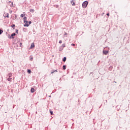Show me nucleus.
Here are the masks:
<instances>
[{"mask_svg": "<svg viewBox=\"0 0 130 130\" xmlns=\"http://www.w3.org/2000/svg\"><path fill=\"white\" fill-rule=\"evenodd\" d=\"M88 4H89V2H88V1H84L82 3V7L83 8V9H86V7H87Z\"/></svg>", "mask_w": 130, "mask_h": 130, "instance_id": "f257e3e1", "label": "nucleus"}, {"mask_svg": "<svg viewBox=\"0 0 130 130\" xmlns=\"http://www.w3.org/2000/svg\"><path fill=\"white\" fill-rule=\"evenodd\" d=\"M64 47H66V43L62 44V45L59 47V51H62V50H63V48H64Z\"/></svg>", "mask_w": 130, "mask_h": 130, "instance_id": "f03ea898", "label": "nucleus"}, {"mask_svg": "<svg viewBox=\"0 0 130 130\" xmlns=\"http://www.w3.org/2000/svg\"><path fill=\"white\" fill-rule=\"evenodd\" d=\"M24 27H29V21H24Z\"/></svg>", "mask_w": 130, "mask_h": 130, "instance_id": "7ed1b4c3", "label": "nucleus"}, {"mask_svg": "<svg viewBox=\"0 0 130 130\" xmlns=\"http://www.w3.org/2000/svg\"><path fill=\"white\" fill-rule=\"evenodd\" d=\"M14 36H16V33L14 32L13 34H11L10 38V39H14Z\"/></svg>", "mask_w": 130, "mask_h": 130, "instance_id": "20e7f679", "label": "nucleus"}, {"mask_svg": "<svg viewBox=\"0 0 130 130\" xmlns=\"http://www.w3.org/2000/svg\"><path fill=\"white\" fill-rule=\"evenodd\" d=\"M8 5H9V6H10V7H13V8H14V4H13V2L9 1L8 2Z\"/></svg>", "mask_w": 130, "mask_h": 130, "instance_id": "39448f33", "label": "nucleus"}, {"mask_svg": "<svg viewBox=\"0 0 130 130\" xmlns=\"http://www.w3.org/2000/svg\"><path fill=\"white\" fill-rule=\"evenodd\" d=\"M74 1L75 0L71 1V4L73 7H75V6H76V3L74 2Z\"/></svg>", "mask_w": 130, "mask_h": 130, "instance_id": "423d86ee", "label": "nucleus"}, {"mask_svg": "<svg viewBox=\"0 0 130 130\" xmlns=\"http://www.w3.org/2000/svg\"><path fill=\"white\" fill-rule=\"evenodd\" d=\"M103 53L104 54H105V55H107V54H108V51H107V50H103Z\"/></svg>", "mask_w": 130, "mask_h": 130, "instance_id": "0eeeda50", "label": "nucleus"}, {"mask_svg": "<svg viewBox=\"0 0 130 130\" xmlns=\"http://www.w3.org/2000/svg\"><path fill=\"white\" fill-rule=\"evenodd\" d=\"M31 93H34L35 92V89L34 88H31L30 89Z\"/></svg>", "mask_w": 130, "mask_h": 130, "instance_id": "6e6552de", "label": "nucleus"}, {"mask_svg": "<svg viewBox=\"0 0 130 130\" xmlns=\"http://www.w3.org/2000/svg\"><path fill=\"white\" fill-rule=\"evenodd\" d=\"M66 61H67V57H64L62 59V61H63L64 62H66Z\"/></svg>", "mask_w": 130, "mask_h": 130, "instance_id": "1a4fd4ad", "label": "nucleus"}, {"mask_svg": "<svg viewBox=\"0 0 130 130\" xmlns=\"http://www.w3.org/2000/svg\"><path fill=\"white\" fill-rule=\"evenodd\" d=\"M66 69H67V66L66 65L63 66V67H62L63 71H64Z\"/></svg>", "mask_w": 130, "mask_h": 130, "instance_id": "9d476101", "label": "nucleus"}, {"mask_svg": "<svg viewBox=\"0 0 130 130\" xmlns=\"http://www.w3.org/2000/svg\"><path fill=\"white\" fill-rule=\"evenodd\" d=\"M34 47H35V45H34V43H33L30 46V48H33Z\"/></svg>", "mask_w": 130, "mask_h": 130, "instance_id": "9b49d317", "label": "nucleus"}, {"mask_svg": "<svg viewBox=\"0 0 130 130\" xmlns=\"http://www.w3.org/2000/svg\"><path fill=\"white\" fill-rule=\"evenodd\" d=\"M8 76H9V78H12V76H13V74H12V73H9V74H8Z\"/></svg>", "mask_w": 130, "mask_h": 130, "instance_id": "f8f14e48", "label": "nucleus"}, {"mask_svg": "<svg viewBox=\"0 0 130 130\" xmlns=\"http://www.w3.org/2000/svg\"><path fill=\"white\" fill-rule=\"evenodd\" d=\"M8 81H9V82H12V78L9 77V78H8Z\"/></svg>", "mask_w": 130, "mask_h": 130, "instance_id": "ddd939ff", "label": "nucleus"}, {"mask_svg": "<svg viewBox=\"0 0 130 130\" xmlns=\"http://www.w3.org/2000/svg\"><path fill=\"white\" fill-rule=\"evenodd\" d=\"M49 111L51 115H53V111H52L51 110H49Z\"/></svg>", "mask_w": 130, "mask_h": 130, "instance_id": "4468645a", "label": "nucleus"}, {"mask_svg": "<svg viewBox=\"0 0 130 130\" xmlns=\"http://www.w3.org/2000/svg\"><path fill=\"white\" fill-rule=\"evenodd\" d=\"M29 12H30V13H34V12H35V10L34 9H30L29 10Z\"/></svg>", "mask_w": 130, "mask_h": 130, "instance_id": "2eb2a0df", "label": "nucleus"}, {"mask_svg": "<svg viewBox=\"0 0 130 130\" xmlns=\"http://www.w3.org/2000/svg\"><path fill=\"white\" fill-rule=\"evenodd\" d=\"M25 21H27V17L26 16L23 17V21L25 22Z\"/></svg>", "mask_w": 130, "mask_h": 130, "instance_id": "dca6fc26", "label": "nucleus"}, {"mask_svg": "<svg viewBox=\"0 0 130 130\" xmlns=\"http://www.w3.org/2000/svg\"><path fill=\"white\" fill-rule=\"evenodd\" d=\"M3 32H4V30L0 29V35H2V34H3Z\"/></svg>", "mask_w": 130, "mask_h": 130, "instance_id": "f3484780", "label": "nucleus"}, {"mask_svg": "<svg viewBox=\"0 0 130 130\" xmlns=\"http://www.w3.org/2000/svg\"><path fill=\"white\" fill-rule=\"evenodd\" d=\"M27 73H28V74H31V70L28 69L27 70Z\"/></svg>", "mask_w": 130, "mask_h": 130, "instance_id": "a211bd4d", "label": "nucleus"}, {"mask_svg": "<svg viewBox=\"0 0 130 130\" xmlns=\"http://www.w3.org/2000/svg\"><path fill=\"white\" fill-rule=\"evenodd\" d=\"M15 24H12V25H11V27H12V28H13V29H15V27H15Z\"/></svg>", "mask_w": 130, "mask_h": 130, "instance_id": "6ab92c4d", "label": "nucleus"}, {"mask_svg": "<svg viewBox=\"0 0 130 130\" xmlns=\"http://www.w3.org/2000/svg\"><path fill=\"white\" fill-rule=\"evenodd\" d=\"M112 69H113V67H112V66H111L109 67L110 71H111L112 70Z\"/></svg>", "mask_w": 130, "mask_h": 130, "instance_id": "aec40b11", "label": "nucleus"}, {"mask_svg": "<svg viewBox=\"0 0 130 130\" xmlns=\"http://www.w3.org/2000/svg\"><path fill=\"white\" fill-rule=\"evenodd\" d=\"M31 24H32V22H31V21H29L28 22V25H29V26L30 25H31Z\"/></svg>", "mask_w": 130, "mask_h": 130, "instance_id": "412c9836", "label": "nucleus"}, {"mask_svg": "<svg viewBox=\"0 0 130 130\" xmlns=\"http://www.w3.org/2000/svg\"><path fill=\"white\" fill-rule=\"evenodd\" d=\"M15 32H16L17 34H18V33H19V30L16 29Z\"/></svg>", "mask_w": 130, "mask_h": 130, "instance_id": "4be33fe9", "label": "nucleus"}, {"mask_svg": "<svg viewBox=\"0 0 130 130\" xmlns=\"http://www.w3.org/2000/svg\"><path fill=\"white\" fill-rule=\"evenodd\" d=\"M5 18H9V14L7 13V15L5 16Z\"/></svg>", "mask_w": 130, "mask_h": 130, "instance_id": "5701e85b", "label": "nucleus"}, {"mask_svg": "<svg viewBox=\"0 0 130 130\" xmlns=\"http://www.w3.org/2000/svg\"><path fill=\"white\" fill-rule=\"evenodd\" d=\"M24 16H25V15L21 14L20 17H21V18H23L24 17Z\"/></svg>", "mask_w": 130, "mask_h": 130, "instance_id": "b1692460", "label": "nucleus"}, {"mask_svg": "<svg viewBox=\"0 0 130 130\" xmlns=\"http://www.w3.org/2000/svg\"><path fill=\"white\" fill-rule=\"evenodd\" d=\"M54 7L55 8H58V5H54Z\"/></svg>", "mask_w": 130, "mask_h": 130, "instance_id": "393cba45", "label": "nucleus"}, {"mask_svg": "<svg viewBox=\"0 0 130 130\" xmlns=\"http://www.w3.org/2000/svg\"><path fill=\"white\" fill-rule=\"evenodd\" d=\"M29 60H31V61H32V60H33V57L30 58Z\"/></svg>", "mask_w": 130, "mask_h": 130, "instance_id": "a878e982", "label": "nucleus"}, {"mask_svg": "<svg viewBox=\"0 0 130 130\" xmlns=\"http://www.w3.org/2000/svg\"><path fill=\"white\" fill-rule=\"evenodd\" d=\"M59 43L60 44H61V43H62V41L60 40V41H59Z\"/></svg>", "mask_w": 130, "mask_h": 130, "instance_id": "bb28decb", "label": "nucleus"}, {"mask_svg": "<svg viewBox=\"0 0 130 130\" xmlns=\"http://www.w3.org/2000/svg\"><path fill=\"white\" fill-rule=\"evenodd\" d=\"M72 46H75L76 45L75 44H71Z\"/></svg>", "mask_w": 130, "mask_h": 130, "instance_id": "cd10ccee", "label": "nucleus"}, {"mask_svg": "<svg viewBox=\"0 0 130 130\" xmlns=\"http://www.w3.org/2000/svg\"><path fill=\"white\" fill-rule=\"evenodd\" d=\"M64 35H68V33H67L66 32H64Z\"/></svg>", "mask_w": 130, "mask_h": 130, "instance_id": "c85d7f7f", "label": "nucleus"}, {"mask_svg": "<svg viewBox=\"0 0 130 130\" xmlns=\"http://www.w3.org/2000/svg\"><path fill=\"white\" fill-rule=\"evenodd\" d=\"M107 16H108V17H109V16H110L109 13H107Z\"/></svg>", "mask_w": 130, "mask_h": 130, "instance_id": "c756f323", "label": "nucleus"}, {"mask_svg": "<svg viewBox=\"0 0 130 130\" xmlns=\"http://www.w3.org/2000/svg\"><path fill=\"white\" fill-rule=\"evenodd\" d=\"M54 72H56V73H57V70H54Z\"/></svg>", "mask_w": 130, "mask_h": 130, "instance_id": "7c9ffc66", "label": "nucleus"}, {"mask_svg": "<svg viewBox=\"0 0 130 130\" xmlns=\"http://www.w3.org/2000/svg\"><path fill=\"white\" fill-rule=\"evenodd\" d=\"M19 44H20V46H21V45H22V43H20Z\"/></svg>", "mask_w": 130, "mask_h": 130, "instance_id": "2f4dec72", "label": "nucleus"}, {"mask_svg": "<svg viewBox=\"0 0 130 130\" xmlns=\"http://www.w3.org/2000/svg\"><path fill=\"white\" fill-rule=\"evenodd\" d=\"M53 73H54V71H53V72H52L51 73V74H53Z\"/></svg>", "mask_w": 130, "mask_h": 130, "instance_id": "473e14b6", "label": "nucleus"}, {"mask_svg": "<svg viewBox=\"0 0 130 130\" xmlns=\"http://www.w3.org/2000/svg\"><path fill=\"white\" fill-rule=\"evenodd\" d=\"M59 81H61V78H60V79H59Z\"/></svg>", "mask_w": 130, "mask_h": 130, "instance_id": "72a5a7b5", "label": "nucleus"}, {"mask_svg": "<svg viewBox=\"0 0 130 130\" xmlns=\"http://www.w3.org/2000/svg\"><path fill=\"white\" fill-rule=\"evenodd\" d=\"M114 83H116V81H114Z\"/></svg>", "mask_w": 130, "mask_h": 130, "instance_id": "f704fd0d", "label": "nucleus"}, {"mask_svg": "<svg viewBox=\"0 0 130 130\" xmlns=\"http://www.w3.org/2000/svg\"><path fill=\"white\" fill-rule=\"evenodd\" d=\"M13 61V62H15V61Z\"/></svg>", "mask_w": 130, "mask_h": 130, "instance_id": "c9c22d12", "label": "nucleus"}, {"mask_svg": "<svg viewBox=\"0 0 130 130\" xmlns=\"http://www.w3.org/2000/svg\"><path fill=\"white\" fill-rule=\"evenodd\" d=\"M72 120H73V121H74V120H73V119H72Z\"/></svg>", "mask_w": 130, "mask_h": 130, "instance_id": "e433bc0d", "label": "nucleus"}]
</instances>
